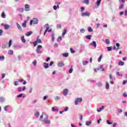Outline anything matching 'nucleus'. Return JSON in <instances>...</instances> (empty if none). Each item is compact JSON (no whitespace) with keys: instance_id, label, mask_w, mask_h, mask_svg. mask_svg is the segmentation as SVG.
<instances>
[{"instance_id":"f257e3e1","label":"nucleus","mask_w":127,"mask_h":127,"mask_svg":"<svg viewBox=\"0 0 127 127\" xmlns=\"http://www.w3.org/2000/svg\"><path fill=\"white\" fill-rule=\"evenodd\" d=\"M38 43H42V41L40 39H37V40L33 42V44L34 46H36L37 45Z\"/></svg>"},{"instance_id":"f03ea898","label":"nucleus","mask_w":127,"mask_h":127,"mask_svg":"<svg viewBox=\"0 0 127 127\" xmlns=\"http://www.w3.org/2000/svg\"><path fill=\"white\" fill-rule=\"evenodd\" d=\"M30 6L27 4L25 5V11H29L30 10Z\"/></svg>"},{"instance_id":"7ed1b4c3","label":"nucleus","mask_w":127,"mask_h":127,"mask_svg":"<svg viewBox=\"0 0 127 127\" xmlns=\"http://www.w3.org/2000/svg\"><path fill=\"white\" fill-rule=\"evenodd\" d=\"M91 14L89 12H85L81 13L82 16H89Z\"/></svg>"},{"instance_id":"20e7f679","label":"nucleus","mask_w":127,"mask_h":127,"mask_svg":"<svg viewBox=\"0 0 127 127\" xmlns=\"http://www.w3.org/2000/svg\"><path fill=\"white\" fill-rule=\"evenodd\" d=\"M81 102H82V98H77L75 101V105H78V103H81Z\"/></svg>"},{"instance_id":"39448f33","label":"nucleus","mask_w":127,"mask_h":127,"mask_svg":"<svg viewBox=\"0 0 127 127\" xmlns=\"http://www.w3.org/2000/svg\"><path fill=\"white\" fill-rule=\"evenodd\" d=\"M63 93L64 96H67V95L68 94V89H64Z\"/></svg>"},{"instance_id":"423d86ee","label":"nucleus","mask_w":127,"mask_h":127,"mask_svg":"<svg viewBox=\"0 0 127 127\" xmlns=\"http://www.w3.org/2000/svg\"><path fill=\"white\" fill-rule=\"evenodd\" d=\"M33 23L34 24H37V23H38V20L37 18H34L33 19Z\"/></svg>"},{"instance_id":"0eeeda50","label":"nucleus","mask_w":127,"mask_h":127,"mask_svg":"<svg viewBox=\"0 0 127 127\" xmlns=\"http://www.w3.org/2000/svg\"><path fill=\"white\" fill-rule=\"evenodd\" d=\"M91 45H92V46H94V47L96 48V47H97V43H96V41H93V42L91 43Z\"/></svg>"},{"instance_id":"6e6552de","label":"nucleus","mask_w":127,"mask_h":127,"mask_svg":"<svg viewBox=\"0 0 127 127\" xmlns=\"http://www.w3.org/2000/svg\"><path fill=\"white\" fill-rule=\"evenodd\" d=\"M21 40L23 42V43H25L26 42V40L24 39V36H22L21 38Z\"/></svg>"},{"instance_id":"1a4fd4ad","label":"nucleus","mask_w":127,"mask_h":127,"mask_svg":"<svg viewBox=\"0 0 127 127\" xmlns=\"http://www.w3.org/2000/svg\"><path fill=\"white\" fill-rule=\"evenodd\" d=\"M44 66L45 69H47V68H49V65H48V63H44Z\"/></svg>"},{"instance_id":"9d476101","label":"nucleus","mask_w":127,"mask_h":127,"mask_svg":"<svg viewBox=\"0 0 127 127\" xmlns=\"http://www.w3.org/2000/svg\"><path fill=\"white\" fill-rule=\"evenodd\" d=\"M118 65H119V66H124V65H125V62L120 61L118 63Z\"/></svg>"},{"instance_id":"9b49d317","label":"nucleus","mask_w":127,"mask_h":127,"mask_svg":"<svg viewBox=\"0 0 127 127\" xmlns=\"http://www.w3.org/2000/svg\"><path fill=\"white\" fill-rule=\"evenodd\" d=\"M43 122L45 124H50V120H47V119L44 120Z\"/></svg>"},{"instance_id":"f8f14e48","label":"nucleus","mask_w":127,"mask_h":127,"mask_svg":"<svg viewBox=\"0 0 127 127\" xmlns=\"http://www.w3.org/2000/svg\"><path fill=\"white\" fill-rule=\"evenodd\" d=\"M66 33H67V29H64V31L62 34V36H64L65 35V34H66Z\"/></svg>"},{"instance_id":"ddd939ff","label":"nucleus","mask_w":127,"mask_h":127,"mask_svg":"<svg viewBox=\"0 0 127 127\" xmlns=\"http://www.w3.org/2000/svg\"><path fill=\"white\" fill-rule=\"evenodd\" d=\"M85 38H86L87 39H89V40L91 39V38H92V35H88L85 36Z\"/></svg>"},{"instance_id":"4468645a","label":"nucleus","mask_w":127,"mask_h":127,"mask_svg":"<svg viewBox=\"0 0 127 127\" xmlns=\"http://www.w3.org/2000/svg\"><path fill=\"white\" fill-rule=\"evenodd\" d=\"M104 110V107L102 106L101 108H99V109H97V111L98 113H100V112H102Z\"/></svg>"},{"instance_id":"2eb2a0df","label":"nucleus","mask_w":127,"mask_h":127,"mask_svg":"<svg viewBox=\"0 0 127 127\" xmlns=\"http://www.w3.org/2000/svg\"><path fill=\"white\" fill-rule=\"evenodd\" d=\"M59 67H63L64 66V63H59L58 64Z\"/></svg>"},{"instance_id":"dca6fc26","label":"nucleus","mask_w":127,"mask_h":127,"mask_svg":"<svg viewBox=\"0 0 127 127\" xmlns=\"http://www.w3.org/2000/svg\"><path fill=\"white\" fill-rule=\"evenodd\" d=\"M32 34V31H30L29 32H27V33H26L25 35L26 36H30V35Z\"/></svg>"},{"instance_id":"f3484780","label":"nucleus","mask_w":127,"mask_h":127,"mask_svg":"<svg viewBox=\"0 0 127 127\" xmlns=\"http://www.w3.org/2000/svg\"><path fill=\"white\" fill-rule=\"evenodd\" d=\"M18 10H19V12L22 13L24 11V9L23 8H19Z\"/></svg>"},{"instance_id":"a211bd4d","label":"nucleus","mask_w":127,"mask_h":127,"mask_svg":"<svg viewBox=\"0 0 127 127\" xmlns=\"http://www.w3.org/2000/svg\"><path fill=\"white\" fill-rule=\"evenodd\" d=\"M63 56L64 57H68V56H69V54H68L67 53H64L63 54Z\"/></svg>"},{"instance_id":"6ab92c4d","label":"nucleus","mask_w":127,"mask_h":127,"mask_svg":"<svg viewBox=\"0 0 127 127\" xmlns=\"http://www.w3.org/2000/svg\"><path fill=\"white\" fill-rule=\"evenodd\" d=\"M92 124V121H87L86 123V125L87 126H90Z\"/></svg>"},{"instance_id":"aec40b11","label":"nucleus","mask_w":127,"mask_h":127,"mask_svg":"<svg viewBox=\"0 0 127 127\" xmlns=\"http://www.w3.org/2000/svg\"><path fill=\"white\" fill-rule=\"evenodd\" d=\"M102 58H103V55H100L98 58V62H101V61H102Z\"/></svg>"},{"instance_id":"412c9836","label":"nucleus","mask_w":127,"mask_h":127,"mask_svg":"<svg viewBox=\"0 0 127 127\" xmlns=\"http://www.w3.org/2000/svg\"><path fill=\"white\" fill-rule=\"evenodd\" d=\"M4 27L6 30H7V29L9 28L10 26L8 25H4Z\"/></svg>"},{"instance_id":"4be33fe9","label":"nucleus","mask_w":127,"mask_h":127,"mask_svg":"<svg viewBox=\"0 0 127 127\" xmlns=\"http://www.w3.org/2000/svg\"><path fill=\"white\" fill-rule=\"evenodd\" d=\"M8 54L9 55H12V54H13V51L11 50H10L8 52Z\"/></svg>"},{"instance_id":"5701e85b","label":"nucleus","mask_w":127,"mask_h":127,"mask_svg":"<svg viewBox=\"0 0 127 127\" xmlns=\"http://www.w3.org/2000/svg\"><path fill=\"white\" fill-rule=\"evenodd\" d=\"M36 52L37 53H39V54H41L42 53V52L39 50V49H36Z\"/></svg>"},{"instance_id":"b1692460","label":"nucleus","mask_w":127,"mask_h":127,"mask_svg":"<svg viewBox=\"0 0 127 127\" xmlns=\"http://www.w3.org/2000/svg\"><path fill=\"white\" fill-rule=\"evenodd\" d=\"M101 1H102V0H97L96 3H97V5L98 6H99V5H100V4L101 3Z\"/></svg>"},{"instance_id":"393cba45","label":"nucleus","mask_w":127,"mask_h":127,"mask_svg":"<svg viewBox=\"0 0 127 127\" xmlns=\"http://www.w3.org/2000/svg\"><path fill=\"white\" fill-rule=\"evenodd\" d=\"M0 103H3L4 102V98L2 97H0Z\"/></svg>"},{"instance_id":"a878e982","label":"nucleus","mask_w":127,"mask_h":127,"mask_svg":"<svg viewBox=\"0 0 127 127\" xmlns=\"http://www.w3.org/2000/svg\"><path fill=\"white\" fill-rule=\"evenodd\" d=\"M12 44V40H9V43H8V46L9 47H10L11 46V44Z\"/></svg>"},{"instance_id":"bb28decb","label":"nucleus","mask_w":127,"mask_h":127,"mask_svg":"<svg viewBox=\"0 0 127 127\" xmlns=\"http://www.w3.org/2000/svg\"><path fill=\"white\" fill-rule=\"evenodd\" d=\"M17 27L18 28V29H20V30L22 29L21 26H20V25H19V24H18V23H17Z\"/></svg>"},{"instance_id":"cd10ccee","label":"nucleus","mask_w":127,"mask_h":127,"mask_svg":"<svg viewBox=\"0 0 127 127\" xmlns=\"http://www.w3.org/2000/svg\"><path fill=\"white\" fill-rule=\"evenodd\" d=\"M89 0H84V3H85V4H89Z\"/></svg>"},{"instance_id":"c85d7f7f","label":"nucleus","mask_w":127,"mask_h":127,"mask_svg":"<svg viewBox=\"0 0 127 127\" xmlns=\"http://www.w3.org/2000/svg\"><path fill=\"white\" fill-rule=\"evenodd\" d=\"M49 28H50L49 27H48L46 30L45 31V32L44 33V35H45L46 34V32H47V31H48V30H49Z\"/></svg>"},{"instance_id":"c756f323","label":"nucleus","mask_w":127,"mask_h":127,"mask_svg":"<svg viewBox=\"0 0 127 127\" xmlns=\"http://www.w3.org/2000/svg\"><path fill=\"white\" fill-rule=\"evenodd\" d=\"M68 72H69V74H71V73H72V72H73V65L71 66V68L69 69Z\"/></svg>"},{"instance_id":"7c9ffc66","label":"nucleus","mask_w":127,"mask_h":127,"mask_svg":"<svg viewBox=\"0 0 127 127\" xmlns=\"http://www.w3.org/2000/svg\"><path fill=\"white\" fill-rule=\"evenodd\" d=\"M44 120H47L48 119V115L46 114L44 115Z\"/></svg>"},{"instance_id":"2f4dec72","label":"nucleus","mask_w":127,"mask_h":127,"mask_svg":"<svg viewBox=\"0 0 127 127\" xmlns=\"http://www.w3.org/2000/svg\"><path fill=\"white\" fill-rule=\"evenodd\" d=\"M89 32H92L93 31V29L91 27H89L88 28Z\"/></svg>"},{"instance_id":"473e14b6","label":"nucleus","mask_w":127,"mask_h":127,"mask_svg":"<svg viewBox=\"0 0 127 127\" xmlns=\"http://www.w3.org/2000/svg\"><path fill=\"white\" fill-rule=\"evenodd\" d=\"M1 15L2 18H5V14L4 13V12H3Z\"/></svg>"},{"instance_id":"72a5a7b5","label":"nucleus","mask_w":127,"mask_h":127,"mask_svg":"<svg viewBox=\"0 0 127 127\" xmlns=\"http://www.w3.org/2000/svg\"><path fill=\"white\" fill-rule=\"evenodd\" d=\"M57 7H58V8H59V5L58 4L57 6H54L53 7V9H54V10H56V9H57Z\"/></svg>"},{"instance_id":"f704fd0d","label":"nucleus","mask_w":127,"mask_h":127,"mask_svg":"<svg viewBox=\"0 0 127 127\" xmlns=\"http://www.w3.org/2000/svg\"><path fill=\"white\" fill-rule=\"evenodd\" d=\"M112 49H113V47H107L108 51H111V50Z\"/></svg>"},{"instance_id":"c9c22d12","label":"nucleus","mask_w":127,"mask_h":127,"mask_svg":"<svg viewBox=\"0 0 127 127\" xmlns=\"http://www.w3.org/2000/svg\"><path fill=\"white\" fill-rule=\"evenodd\" d=\"M125 6V5H124V4H122L119 6V8L120 9H122V8H124Z\"/></svg>"},{"instance_id":"e433bc0d","label":"nucleus","mask_w":127,"mask_h":127,"mask_svg":"<svg viewBox=\"0 0 127 127\" xmlns=\"http://www.w3.org/2000/svg\"><path fill=\"white\" fill-rule=\"evenodd\" d=\"M106 89H110V84H109V83L107 82L106 83Z\"/></svg>"},{"instance_id":"4c0bfd02","label":"nucleus","mask_w":127,"mask_h":127,"mask_svg":"<svg viewBox=\"0 0 127 127\" xmlns=\"http://www.w3.org/2000/svg\"><path fill=\"white\" fill-rule=\"evenodd\" d=\"M70 51L72 54L75 53V51L73 50V49L72 48H70Z\"/></svg>"},{"instance_id":"58836bf2","label":"nucleus","mask_w":127,"mask_h":127,"mask_svg":"<svg viewBox=\"0 0 127 127\" xmlns=\"http://www.w3.org/2000/svg\"><path fill=\"white\" fill-rule=\"evenodd\" d=\"M35 116H36V117H39V112H36L35 113Z\"/></svg>"},{"instance_id":"ea45409f","label":"nucleus","mask_w":127,"mask_h":127,"mask_svg":"<svg viewBox=\"0 0 127 127\" xmlns=\"http://www.w3.org/2000/svg\"><path fill=\"white\" fill-rule=\"evenodd\" d=\"M106 44H110V40L106 39Z\"/></svg>"},{"instance_id":"a19ab883","label":"nucleus","mask_w":127,"mask_h":127,"mask_svg":"<svg viewBox=\"0 0 127 127\" xmlns=\"http://www.w3.org/2000/svg\"><path fill=\"white\" fill-rule=\"evenodd\" d=\"M8 106H5V107H4V111H5L6 112H7V108H8Z\"/></svg>"},{"instance_id":"79ce46f5","label":"nucleus","mask_w":127,"mask_h":127,"mask_svg":"<svg viewBox=\"0 0 127 127\" xmlns=\"http://www.w3.org/2000/svg\"><path fill=\"white\" fill-rule=\"evenodd\" d=\"M2 33H3V31L1 29H0V36H1V35H2Z\"/></svg>"},{"instance_id":"37998d69","label":"nucleus","mask_w":127,"mask_h":127,"mask_svg":"<svg viewBox=\"0 0 127 127\" xmlns=\"http://www.w3.org/2000/svg\"><path fill=\"white\" fill-rule=\"evenodd\" d=\"M14 84L15 86H17L18 85V81H14Z\"/></svg>"},{"instance_id":"c03bdc74","label":"nucleus","mask_w":127,"mask_h":127,"mask_svg":"<svg viewBox=\"0 0 127 127\" xmlns=\"http://www.w3.org/2000/svg\"><path fill=\"white\" fill-rule=\"evenodd\" d=\"M37 63V61H34L33 62V65H34V66H35V65H36Z\"/></svg>"},{"instance_id":"a18cd8bd","label":"nucleus","mask_w":127,"mask_h":127,"mask_svg":"<svg viewBox=\"0 0 127 127\" xmlns=\"http://www.w3.org/2000/svg\"><path fill=\"white\" fill-rule=\"evenodd\" d=\"M107 123L108 124V125H113V123L110 122V121L109 120L107 121Z\"/></svg>"},{"instance_id":"49530a36","label":"nucleus","mask_w":127,"mask_h":127,"mask_svg":"<svg viewBox=\"0 0 127 127\" xmlns=\"http://www.w3.org/2000/svg\"><path fill=\"white\" fill-rule=\"evenodd\" d=\"M23 95V93L20 94L19 95H17V97L18 98H21V97H22V95Z\"/></svg>"},{"instance_id":"de8ad7c7","label":"nucleus","mask_w":127,"mask_h":127,"mask_svg":"<svg viewBox=\"0 0 127 127\" xmlns=\"http://www.w3.org/2000/svg\"><path fill=\"white\" fill-rule=\"evenodd\" d=\"M88 61L83 62V65H87V64H88Z\"/></svg>"},{"instance_id":"09e8293b","label":"nucleus","mask_w":127,"mask_h":127,"mask_svg":"<svg viewBox=\"0 0 127 127\" xmlns=\"http://www.w3.org/2000/svg\"><path fill=\"white\" fill-rule=\"evenodd\" d=\"M0 60H4V56H0Z\"/></svg>"},{"instance_id":"8fccbe9b","label":"nucleus","mask_w":127,"mask_h":127,"mask_svg":"<svg viewBox=\"0 0 127 127\" xmlns=\"http://www.w3.org/2000/svg\"><path fill=\"white\" fill-rule=\"evenodd\" d=\"M57 40L58 41H61V40H62V37H59Z\"/></svg>"},{"instance_id":"3c124183","label":"nucleus","mask_w":127,"mask_h":127,"mask_svg":"<svg viewBox=\"0 0 127 127\" xmlns=\"http://www.w3.org/2000/svg\"><path fill=\"white\" fill-rule=\"evenodd\" d=\"M116 74H117V75H118V76H121V77L123 76V74H120V72H119V71H117V72H116Z\"/></svg>"},{"instance_id":"603ef678","label":"nucleus","mask_w":127,"mask_h":127,"mask_svg":"<svg viewBox=\"0 0 127 127\" xmlns=\"http://www.w3.org/2000/svg\"><path fill=\"white\" fill-rule=\"evenodd\" d=\"M85 30L84 29H81L80 30V32L81 33H84V32H85Z\"/></svg>"},{"instance_id":"864d4df0","label":"nucleus","mask_w":127,"mask_h":127,"mask_svg":"<svg viewBox=\"0 0 127 127\" xmlns=\"http://www.w3.org/2000/svg\"><path fill=\"white\" fill-rule=\"evenodd\" d=\"M21 91H22V89H21V87H19L18 88V92H21Z\"/></svg>"},{"instance_id":"5fc2aeb1","label":"nucleus","mask_w":127,"mask_h":127,"mask_svg":"<svg viewBox=\"0 0 127 127\" xmlns=\"http://www.w3.org/2000/svg\"><path fill=\"white\" fill-rule=\"evenodd\" d=\"M81 12H83V11H84V10H85V7H81Z\"/></svg>"},{"instance_id":"6e6d98bb","label":"nucleus","mask_w":127,"mask_h":127,"mask_svg":"<svg viewBox=\"0 0 127 127\" xmlns=\"http://www.w3.org/2000/svg\"><path fill=\"white\" fill-rule=\"evenodd\" d=\"M48 97V95H46V96H45L43 97V99H44V100H46V99H47Z\"/></svg>"},{"instance_id":"4d7b16f0","label":"nucleus","mask_w":127,"mask_h":127,"mask_svg":"<svg viewBox=\"0 0 127 127\" xmlns=\"http://www.w3.org/2000/svg\"><path fill=\"white\" fill-rule=\"evenodd\" d=\"M22 25L23 27H26V24H25L24 23H23Z\"/></svg>"},{"instance_id":"13d9d810","label":"nucleus","mask_w":127,"mask_h":127,"mask_svg":"<svg viewBox=\"0 0 127 127\" xmlns=\"http://www.w3.org/2000/svg\"><path fill=\"white\" fill-rule=\"evenodd\" d=\"M58 28H61V24H59L57 25Z\"/></svg>"},{"instance_id":"bf43d9fd","label":"nucleus","mask_w":127,"mask_h":127,"mask_svg":"<svg viewBox=\"0 0 127 127\" xmlns=\"http://www.w3.org/2000/svg\"><path fill=\"white\" fill-rule=\"evenodd\" d=\"M118 111L119 113H123V110H122L121 109H118Z\"/></svg>"},{"instance_id":"052dcab7","label":"nucleus","mask_w":127,"mask_h":127,"mask_svg":"<svg viewBox=\"0 0 127 127\" xmlns=\"http://www.w3.org/2000/svg\"><path fill=\"white\" fill-rule=\"evenodd\" d=\"M127 80H124L123 82V85H126V83H127Z\"/></svg>"},{"instance_id":"680f3d73","label":"nucleus","mask_w":127,"mask_h":127,"mask_svg":"<svg viewBox=\"0 0 127 127\" xmlns=\"http://www.w3.org/2000/svg\"><path fill=\"white\" fill-rule=\"evenodd\" d=\"M5 77V74L2 73V79H3Z\"/></svg>"},{"instance_id":"e2e57ef3","label":"nucleus","mask_w":127,"mask_h":127,"mask_svg":"<svg viewBox=\"0 0 127 127\" xmlns=\"http://www.w3.org/2000/svg\"><path fill=\"white\" fill-rule=\"evenodd\" d=\"M41 48H42V46L41 45H39L38 46V48L37 49H41Z\"/></svg>"},{"instance_id":"0e129e2a","label":"nucleus","mask_w":127,"mask_h":127,"mask_svg":"<svg viewBox=\"0 0 127 127\" xmlns=\"http://www.w3.org/2000/svg\"><path fill=\"white\" fill-rule=\"evenodd\" d=\"M55 99L56 100H59V99H60V97L56 96V98H55Z\"/></svg>"},{"instance_id":"69168bd1","label":"nucleus","mask_w":127,"mask_h":127,"mask_svg":"<svg viewBox=\"0 0 127 127\" xmlns=\"http://www.w3.org/2000/svg\"><path fill=\"white\" fill-rule=\"evenodd\" d=\"M5 47H6V46L5 45V44H3L2 45V48H5Z\"/></svg>"},{"instance_id":"338daca9","label":"nucleus","mask_w":127,"mask_h":127,"mask_svg":"<svg viewBox=\"0 0 127 127\" xmlns=\"http://www.w3.org/2000/svg\"><path fill=\"white\" fill-rule=\"evenodd\" d=\"M68 107H65V108L64 110V112H67V111H68Z\"/></svg>"},{"instance_id":"774afa93","label":"nucleus","mask_w":127,"mask_h":127,"mask_svg":"<svg viewBox=\"0 0 127 127\" xmlns=\"http://www.w3.org/2000/svg\"><path fill=\"white\" fill-rule=\"evenodd\" d=\"M123 97H127V94H126V93H124V94H123Z\"/></svg>"}]
</instances>
